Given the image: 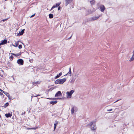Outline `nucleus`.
<instances>
[{
	"label": "nucleus",
	"instance_id": "obj_1",
	"mask_svg": "<svg viewBox=\"0 0 134 134\" xmlns=\"http://www.w3.org/2000/svg\"><path fill=\"white\" fill-rule=\"evenodd\" d=\"M74 92L73 90H71L70 92H67L66 93V97L68 98H70L71 97V95Z\"/></svg>",
	"mask_w": 134,
	"mask_h": 134
},
{
	"label": "nucleus",
	"instance_id": "obj_2",
	"mask_svg": "<svg viewBox=\"0 0 134 134\" xmlns=\"http://www.w3.org/2000/svg\"><path fill=\"white\" fill-rule=\"evenodd\" d=\"M90 125H91V129L92 130H94L96 129V125L93 124V122H91Z\"/></svg>",
	"mask_w": 134,
	"mask_h": 134
},
{
	"label": "nucleus",
	"instance_id": "obj_3",
	"mask_svg": "<svg viewBox=\"0 0 134 134\" xmlns=\"http://www.w3.org/2000/svg\"><path fill=\"white\" fill-rule=\"evenodd\" d=\"M18 63L21 65H23L24 63V61L22 59H19L17 61Z\"/></svg>",
	"mask_w": 134,
	"mask_h": 134
},
{
	"label": "nucleus",
	"instance_id": "obj_4",
	"mask_svg": "<svg viewBox=\"0 0 134 134\" xmlns=\"http://www.w3.org/2000/svg\"><path fill=\"white\" fill-rule=\"evenodd\" d=\"M66 78H64L59 79V84H63L64 82L66 81Z\"/></svg>",
	"mask_w": 134,
	"mask_h": 134
},
{
	"label": "nucleus",
	"instance_id": "obj_5",
	"mask_svg": "<svg viewBox=\"0 0 134 134\" xmlns=\"http://www.w3.org/2000/svg\"><path fill=\"white\" fill-rule=\"evenodd\" d=\"M61 3V2H58L55 5H54L51 8L50 10H52L53 8L59 6Z\"/></svg>",
	"mask_w": 134,
	"mask_h": 134
},
{
	"label": "nucleus",
	"instance_id": "obj_6",
	"mask_svg": "<svg viewBox=\"0 0 134 134\" xmlns=\"http://www.w3.org/2000/svg\"><path fill=\"white\" fill-rule=\"evenodd\" d=\"M62 95V94L60 91H58L55 94V97H59Z\"/></svg>",
	"mask_w": 134,
	"mask_h": 134
},
{
	"label": "nucleus",
	"instance_id": "obj_7",
	"mask_svg": "<svg viewBox=\"0 0 134 134\" xmlns=\"http://www.w3.org/2000/svg\"><path fill=\"white\" fill-rule=\"evenodd\" d=\"M73 0H65V4L66 6L68 4L71 3Z\"/></svg>",
	"mask_w": 134,
	"mask_h": 134
},
{
	"label": "nucleus",
	"instance_id": "obj_8",
	"mask_svg": "<svg viewBox=\"0 0 134 134\" xmlns=\"http://www.w3.org/2000/svg\"><path fill=\"white\" fill-rule=\"evenodd\" d=\"M7 43V41L6 40L4 39V40H2L1 42V45L6 44Z\"/></svg>",
	"mask_w": 134,
	"mask_h": 134
},
{
	"label": "nucleus",
	"instance_id": "obj_9",
	"mask_svg": "<svg viewBox=\"0 0 134 134\" xmlns=\"http://www.w3.org/2000/svg\"><path fill=\"white\" fill-rule=\"evenodd\" d=\"M100 9L101 12H103L104 11V10L105 9V7L103 5H102L100 7Z\"/></svg>",
	"mask_w": 134,
	"mask_h": 134
},
{
	"label": "nucleus",
	"instance_id": "obj_10",
	"mask_svg": "<svg viewBox=\"0 0 134 134\" xmlns=\"http://www.w3.org/2000/svg\"><path fill=\"white\" fill-rule=\"evenodd\" d=\"M100 17V16H97V17H93L92 18V20H95L99 18Z\"/></svg>",
	"mask_w": 134,
	"mask_h": 134
},
{
	"label": "nucleus",
	"instance_id": "obj_11",
	"mask_svg": "<svg viewBox=\"0 0 134 134\" xmlns=\"http://www.w3.org/2000/svg\"><path fill=\"white\" fill-rule=\"evenodd\" d=\"M62 75V72H60V73L58 74L57 76H56L55 77V79H57L59 78L60 76H61Z\"/></svg>",
	"mask_w": 134,
	"mask_h": 134
},
{
	"label": "nucleus",
	"instance_id": "obj_12",
	"mask_svg": "<svg viewBox=\"0 0 134 134\" xmlns=\"http://www.w3.org/2000/svg\"><path fill=\"white\" fill-rule=\"evenodd\" d=\"M76 107H73L71 109V113L72 114H73L74 112V109H76Z\"/></svg>",
	"mask_w": 134,
	"mask_h": 134
},
{
	"label": "nucleus",
	"instance_id": "obj_13",
	"mask_svg": "<svg viewBox=\"0 0 134 134\" xmlns=\"http://www.w3.org/2000/svg\"><path fill=\"white\" fill-rule=\"evenodd\" d=\"M12 115V114H10V113L5 114V116L7 118L10 117Z\"/></svg>",
	"mask_w": 134,
	"mask_h": 134
},
{
	"label": "nucleus",
	"instance_id": "obj_14",
	"mask_svg": "<svg viewBox=\"0 0 134 134\" xmlns=\"http://www.w3.org/2000/svg\"><path fill=\"white\" fill-rule=\"evenodd\" d=\"M71 68H70V67L69 68V71L64 76H66V75H67L69 74V75L70 76L71 75Z\"/></svg>",
	"mask_w": 134,
	"mask_h": 134
},
{
	"label": "nucleus",
	"instance_id": "obj_15",
	"mask_svg": "<svg viewBox=\"0 0 134 134\" xmlns=\"http://www.w3.org/2000/svg\"><path fill=\"white\" fill-rule=\"evenodd\" d=\"M24 29H23L21 31H20L19 32V34L20 35H23L24 32Z\"/></svg>",
	"mask_w": 134,
	"mask_h": 134
},
{
	"label": "nucleus",
	"instance_id": "obj_16",
	"mask_svg": "<svg viewBox=\"0 0 134 134\" xmlns=\"http://www.w3.org/2000/svg\"><path fill=\"white\" fill-rule=\"evenodd\" d=\"M19 41H18L17 42L15 43V44L13 45V46L15 47H17L19 45Z\"/></svg>",
	"mask_w": 134,
	"mask_h": 134
},
{
	"label": "nucleus",
	"instance_id": "obj_17",
	"mask_svg": "<svg viewBox=\"0 0 134 134\" xmlns=\"http://www.w3.org/2000/svg\"><path fill=\"white\" fill-rule=\"evenodd\" d=\"M11 54L16 57L20 55V54L19 53H18L17 54L11 53Z\"/></svg>",
	"mask_w": 134,
	"mask_h": 134
},
{
	"label": "nucleus",
	"instance_id": "obj_18",
	"mask_svg": "<svg viewBox=\"0 0 134 134\" xmlns=\"http://www.w3.org/2000/svg\"><path fill=\"white\" fill-rule=\"evenodd\" d=\"M57 103V101H51L50 102V104H52L53 105H54L56 104Z\"/></svg>",
	"mask_w": 134,
	"mask_h": 134
},
{
	"label": "nucleus",
	"instance_id": "obj_19",
	"mask_svg": "<svg viewBox=\"0 0 134 134\" xmlns=\"http://www.w3.org/2000/svg\"><path fill=\"white\" fill-rule=\"evenodd\" d=\"M134 60V54L132 56L131 58L129 60V61L131 62Z\"/></svg>",
	"mask_w": 134,
	"mask_h": 134
},
{
	"label": "nucleus",
	"instance_id": "obj_20",
	"mask_svg": "<svg viewBox=\"0 0 134 134\" xmlns=\"http://www.w3.org/2000/svg\"><path fill=\"white\" fill-rule=\"evenodd\" d=\"M55 84H59V79H58L55 82Z\"/></svg>",
	"mask_w": 134,
	"mask_h": 134
},
{
	"label": "nucleus",
	"instance_id": "obj_21",
	"mask_svg": "<svg viewBox=\"0 0 134 134\" xmlns=\"http://www.w3.org/2000/svg\"><path fill=\"white\" fill-rule=\"evenodd\" d=\"M9 104L8 103H7L5 104L3 106V107L4 108H6L9 105Z\"/></svg>",
	"mask_w": 134,
	"mask_h": 134
},
{
	"label": "nucleus",
	"instance_id": "obj_22",
	"mask_svg": "<svg viewBox=\"0 0 134 134\" xmlns=\"http://www.w3.org/2000/svg\"><path fill=\"white\" fill-rule=\"evenodd\" d=\"M0 91H1V97H2L3 96V94L2 93V92L4 93V92L3 91L1 90V89Z\"/></svg>",
	"mask_w": 134,
	"mask_h": 134
},
{
	"label": "nucleus",
	"instance_id": "obj_23",
	"mask_svg": "<svg viewBox=\"0 0 134 134\" xmlns=\"http://www.w3.org/2000/svg\"><path fill=\"white\" fill-rule=\"evenodd\" d=\"M49 18H53V15L52 14H50L49 15Z\"/></svg>",
	"mask_w": 134,
	"mask_h": 134
},
{
	"label": "nucleus",
	"instance_id": "obj_24",
	"mask_svg": "<svg viewBox=\"0 0 134 134\" xmlns=\"http://www.w3.org/2000/svg\"><path fill=\"white\" fill-rule=\"evenodd\" d=\"M75 79H76L75 78H73L71 80L70 82L71 83L74 82L75 81Z\"/></svg>",
	"mask_w": 134,
	"mask_h": 134
},
{
	"label": "nucleus",
	"instance_id": "obj_25",
	"mask_svg": "<svg viewBox=\"0 0 134 134\" xmlns=\"http://www.w3.org/2000/svg\"><path fill=\"white\" fill-rule=\"evenodd\" d=\"M95 2V1L94 0H93L90 2L91 4H94Z\"/></svg>",
	"mask_w": 134,
	"mask_h": 134
},
{
	"label": "nucleus",
	"instance_id": "obj_26",
	"mask_svg": "<svg viewBox=\"0 0 134 134\" xmlns=\"http://www.w3.org/2000/svg\"><path fill=\"white\" fill-rule=\"evenodd\" d=\"M4 94H5L6 96L8 97V98L9 99H10V95H9V94L8 93H7V94H6L5 93H4Z\"/></svg>",
	"mask_w": 134,
	"mask_h": 134
},
{
	"label": "nucleus",
	"instance_id": "obj_27",
	"mask_svg": "<svg viewBox=\"0 0 134 134\" xmlns=\"http://www.w3.org/2000/svg\"><path fill=\"white\" fill-rule=\"evenodd\" d=\"M57 125V124H56L55 123L54 124V131L55 129L56 128V126Z\"/></svg>",
	"mask_w": 134,
	"mask_h": 134
},
{
	"label": "nucleus",
	"instance_id": "obj_28",
	"mask_svg": "<svg viewBox=\"0 0 134 134\" xmlns=\"http://www.w3.org/2000/svg\"><path fill=\"white\" fill-rule=\"evenodd\" d=\"M2 73V74H3V71L2 70H1V74ZM3 75L2 74V75H1V76H2V77H3Z\"/></svg>",
	"mask_w": 134,
	"mask_h": 134
},
{
	"label": "nucleus",
	"instance_id": "obj_29",
	"mask_svg": "<svg viewBox=\"0 0 134 134\" xmlns=\"http://www.w3.org/2000/svg\"><path fill=\"white\" fill-rule=\"evenodd\" d=\"M13 57L12 55L10 56L9 57L10 59H12V60L13 59Z\"/></svg>",
	"mask_w": 134,
	"mask_h": 134
},
{
	"label": "nucleus",
	"instance_id": "obj_30",
	"mask_svg": "<svg viewBox=\"0 0 134 134\" xmlns=\"http://www.w3.org/2000/svg\"><path fill=\"white\" fill-rule=\"evenodd\" d=\"M18 47L19 49H21V48H22V45H20Z\"/></svg>",
	"mask_w": 134,
	"mask_h": 134
},
{
	"label": "nucleus",
	"instance_id": "obj_31",
	"mask_svg": "<svg viewBox=\"0 0 134 134\" xmlns=\"http://www.w3.org/2000/svg\"><path fill=\"white\" fill-rule=\"evenodd\" d=\"M37 127H33L32 128V129L35 130L37 129Z\"/></svg>",
	"mask_w": 134,
	"mask_h": 134
},
{
	"label": "nucleus",
	"instance_id": "obj_32",
	"mask_svg": "<svg viewBox=\"0 0 134 134\" xmlns=\"http://www.w3.org/2000/svg\"><path fill=\"white\" fill-rule=\"evenodd\" d=\"M112 109H108L107 110V111H112Z\"/></svg>",
	"mask_w": 134,
	"mask_h": 134
},
{
	"label": "nucleus",
	"instance_id": "obj_33",
	"mask_svg": "<svg viewBox=\"0 0 134 134\" xmlns=\"http://www.w3.org/2000/svg\"><path fill=\"white\" fill-rule=\"evenodd\" d=\"M35 13L34 14L32 15L31 16H30V18H31L32 17H33L34 16H35Z\"/></svg>",
	"mask_w": 134,
	"mask_h": 134
},
{
	"label": "nucleus",
	"instance_id": "obj_34",
	"mask_svg": "<svg viewBox=\"0 0 134 134\" xmlns=\"http://www.w3.org/2000/svg\"><path fill=\"white\" fill-rule=\"evenodd\" d=\"M48 99H56V98H48Z\"/></svg>",
	"mask_w": 134,
	"mask_h": 134
},
{
	"label": "nucleus",
	"instance_id": "obj_35",
	"mask_svg": "<svg viewBox=\"0 0 134 134\" xmlns=\"http://www.w3.org/2000/svg\"><path fill=\"white\" fill-rule=\"evenodd\" d=\"M7 19H3V20H2V21H6V20H7Z\"/></svg>",
	"mask_w": 134,
	"mask_h": 134
},
{
	"label": "nucleus",
	"instance_id": "obj_36",
	"mask_svg": "<svg viewBox=\"0 0 134 134\" xmlns=\"http://www.w3.org/2000/svg\"><path fill=\"white\" fill-rule=\"evenodd\" d=\"M55 123L56 124H57V125L58 124V121H56L55 122Z\"/></svg>",
	"mask_w": 134,
	"mask_h": 134
},
{
	"label": "nucleus",
	"instance_id": "obj_37",
	"mask_svg": "<svg viewBox=\"0 0 134 134\" xmlns=\"http://www.w3.org/2000/svg\"><path fill=\"white\" fill-rule=\"evenodd\" d=\"M39 96V94H38L37 95H35V96H33L34 97H37L38 96Z\"/></svg>",
	"mask_w": 134,
	"mask_h": 134
},
{
	"label": "nucleus",
	"instance_id": "obj_38",
	"mask_svg": "<svg viewBox=\"0 0 134 134\" xmlns=\"http://www.w3.org/2000/svg\"><path fill=\"white\" fill-rule=\"evenodd\" d=\"M60 9V7L59 6L58 8V10H59Z\"/></svg>",
	"mask_w": 134,
	"mask_h": 134
},
{
	"label": "nucleus",
	"instance_id": "obj_39",
	"mask_svg": "<svg viewBox=\"0 0 134 134\" xmlns=\"http://www.w3.org/2000/svg\"><path fill=\"white\" fill-rule=\"evenodd\" d=\"M79 75V74H76V76H78V75Z\"/></svg>",
	"mask_w": 134,
	"mask_h": 134
},
{
	"label": "nucleus",
	"instance_id": "obj_40",
	"mask_svg": "<svg viewBox=\"0 0 134 134\" xmlns=\"http://www.w3.org/2000/svg\"><path fill=\"white\" fill-rule=\"evenodd\" d=\"M32 128H28V130H31V129H32Z\"/></svg>",
	"mask_w": 134,
	"mask_h": 134
},
{
	"label": "nucleus",
	"instance_id": "obj_41",
	"mask_svg": "<svg viewBox=\"0 0 134 134\" xmlns=\"http://www.w3.org/2000/svg\"><path fill=\"white\" fill-rule=\"evenodd\" d=\"M119 100H116V101L115 102H114V103H115V102H117Z\"/></svg>",
	"mask_w": 134,
	"mask_h": 134
},
{
	"label": "nucleus",
	"instance_id": "obj_42",
	"mask_svg": "<svg viewBox=\"0 0 134 134\" xmlns=\"http://www.w3.org/2000/svg\"><path fill=\"white\" fill-rule=\"evenodd\" d=\"M61 99L60 98H57V99Z\"/></svg>",
	"mask_w": 134,
	"mask_h": 134
},
{
	"label": "nucleus",
	"instance_id": "obj_43",
	"mask_svg": "<svg viewBox=\"0 0 134 134\" xmlns=\"http://www.w3.org/2000/svg\"><path fill=\"white\" fill-rule=\"evenodd\" d=\"M50 89H49V91H50Z\"/></svg>",
	"mask_w": 134,
	"mask_h": 134
}]
</instances>
